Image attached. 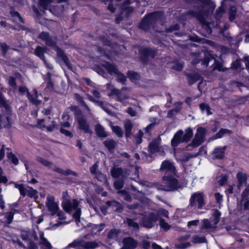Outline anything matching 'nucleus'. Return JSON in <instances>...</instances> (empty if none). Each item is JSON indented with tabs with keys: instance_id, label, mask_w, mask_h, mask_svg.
I'll return each instance as SVG.
<instances>
[{
	"instance_id": "nucleus-1",
	"label": "nucleus",
	"mask_w": 249,
	"mask_h": 249,
	"mask_svg": "<svg viewBox=\"0 0 249 249\" xmlns=\"http://www.w3.org/2000/svg\"><path fill=\"white\" fill-rule=\"evenodd\" d=\"M160 170L164 172L166 175L163 178V183L165 187L161 189L173 191L182 187L176 178L175 167L171 162L164 161L161 164Z\"/></svg>"
},
{
	"instance_id": "nucleus-2",
	"label": "nucleus",
	"mask_w": 249,
	"mask_h": 249,
	"mask_svg": "<svg viewBox=\"0 0 249 249\" xmlns=\"http://www.w3.org/2000/svg\"><path fill=\"white\" fill-rule=\"evenodd\" d=\"M81 201H78L76 199H73L71 202L70 200V197L67 192H64L63 194V201L62 207L64 211L67 212H71L74 211L73 214V217L75 219V222L79 227H82V224H81L80 219L81 211L80 206Z\"/></svg>"
},
{
	"instance_id": "nucleus-3",
	"label": "nucleus",
	"mask_w": 249,
	"mask_h": 249,
	"mask_svg": "<svg viewBox=\"0 0 249 249\" xmlns=\"http://www.w3.org/2000/svg\"><path fill=\"white\" fill-rule=\"evenodd\" d=\"M161 216L168 217V212L164 209H160L156 216L153 214H148L142 218V224L144 227L151 228L158 219L160 220Z\"/></svg>"
},
{
	"instance_id": "nucleus-4",
	"label": "nucleus",
	"mask_w": 249,
	"mask_h": 249,
	"mask_svg": "<svg viewBox=\"0 0 249 249\" xmlns=\"http://www.w3.org/2000/svg\"><path fill=\"white\" fill-rule=\"evenodd\" d=\"M220 215L221 213L218 210H215L213 213L212 217L210 219L205 218L203 220L201 227V230L212 231L215 229L219 221Z\"/></svg>"
},
{
	"instance_id": "nucleus-5",
	"label": "nucleus",
	"mask_w": 249,
	"mask_h": 249,
	"mask_svg": "<svg viewBox=\"0 0 249 249\" xmlns=\"http://www.w3.org/2000/svg\"><path fill=\"white\" fill-rule=\"evenodd\" d=\"M99 243L96 241L86 242L77 239L69 244L68 248H74L76 249H94L99 246Z\"/></svg>"
},
{
	"instance_id": "nucleus-6",
	"label": "nucleus",
	"mask_w": 249,
	"mask_h": 249,
	"mask_svg": "<svg viewBox=\"0 0 249 249\" xmlns=\"http://www.w3.org/2000/svg\"><path fill=\"white\" fill-rule=\"evenodd\" d=\"M202 2L203 6V12L201 13V15H198L197 18L203 23H205V19L203 17H207V16L211 13L215 7L214 4L210 0H200Z\"/></svg>"
},
{
	"instance_id": "nucleus-7",
	"label": "nucleus",
	"mask_w": 249,
	"mask_h": 249,
	"mask_svg": "<svg viewBox=\"0 0 249 249\" xmlns=\"http://www.w3.org/2000/svg\"><path fill=\"white\" fill-rule=\"evenodd\" d=\"M19 92L21 94L27 93V97L30 101L33 104L38 105L41 103L43 97L41 95H38L36 89L33 91V95H31L25 87H20L18 89Z\"/></svg>"
},
{
	"instance_id": "nucleus-8",
	"label": "nucleus",
	"mask_w": 249,
	"mask_h": 249,
	"mask_svg": "<svg viewBox=\"0 0 249 249\" xmlns=\"http://www.w3.org/2000/svg\"><path fill=\"white\" fill-rule=\"evenodd\" d=\"M45 204L48 211L52 215L56 214L59 210L58 202L55 200V197L52 195L47 196Z\"/></svg>"
},
{
	"instance_id": "nucleus-9",
	"label": "nucleus",
	"mask_w": 249,
	"mask_h": 249,
	"mask_svg": "<svg viewBox=\"0 0 249 249\" xmlns=\"http://www.w3.org/2000/svg\"><path fill=\"white\" fill-rule=\"evenodd\" d=\"M15 187L18 189L20 193L22 196H27L30 197H33L35 200L38 198L37 195V191L32 188L29 187H25L23 184H18V183H14Z\"/></svg>"
},
{
	"instance_id": "nucleus-10",
	"label": "nucleus",
	"mask_w": 249,
	"mask_h": 249,
	"mask_svg": "<svg viewBox=\"0 0 249 249\" xmlns=\"http://www.w3.org/2000/svg\"><path fill=\"white\" fill-rule=\"evenodd\" d=\"M204 203V197L202 193L196 192L192 195L190 200V204L191 206L201 209Z\"/></svg>"
},
{
	"instance_id": "nucleus-11",
	"label": "nucleus",
	"mask_w": 249,
	"mask_h": 249,
	"mask_svg": "<svg viewBox=\"0 0 249 249\" xmlns=\"http://www.w3.org/2000/svg\"><path fill=\"white\" fill-rule=\"evenodd\" d=\"M105 69L110 74H115L117 76V80L124 84L125 81V77L123 74L119 72L117 69L111 64L106 63L103 65Z\"/></svg>"
},
{
	"instance_id": "nucleus-12",
	"label": "nucleus",
	"mask_w": 249,
	"mask_h": 249,
	"mask_svg": "<svg viewBox=\"0 0 249 249\" xmlns=\"http://www.w3.org/2000/svg\"><path fill=\"white\" fill-rule=\"evenodd\" d=\"M206 130L202 127H198L197 132L195 135L192 142L191 144L192 147H196L199 146L203 141Z\"/></svg>"
},
{
	"instance_id": "nucleus-13",
	"label": "nucleus",
	"mask_w": 249,
	"mask_h": 249,
	"mask_svg": "<svg viewBox=\"0 0 249 249\" xmlns=\"http://www.w3.org/2000/svg\"><path fill=\"white\" fill-rule=\"evenodd\" d=\"M108 90L110 92L108 93L109 96H111L115 99L119 101H122L123 99L126 98V96L123 93L124 89H122L121 91H119L117 89L113 88L111 85L107 84V85Z\"/></svg>"
},
{
	"instance_id": "nucleus-14",
	"label": "nucleus",
	"mask_w": 249,
	"mask_h": 249,
	"mask_svg": "<svg viewBox=\"0 0 249 249\" xmlns=\"http://www.w3.org/2000/svg\"><path fill=\"white\" fill-rule=\"evenodd\" d=\"M12 120L9 112L0 115V128L8 127L11 126Z\"/></svg>"
},
{
	"instance_id": "nucleus-15",
	"label": "nucleus",
	"mask_w": 249,
	"mask_h": 249,
	"mask_svg": "<svg viewBox=\"0 0 249 249\" xmlns=\"http://www.w3.org/2000/svg\"><path fill=\"white\" fill-rule=\"evenodd\" d=\"M122 243L123 247L120 249H134L138 245V242L131 237L124 238Z\"/></svg>"
},
{
	"instance_id": "nucleus-16",
	"label": "nucleus",
	"mask_w": 249,
	"mask_h": 249,
	"mask_svg": "<svg viewBox=\"0 0 249 249\" xmlns=\"http://www.w3.org/2000/svg\"><path fill=\"white\" fill-rule=\"evenodd\" d=\"M39 239L37 238L36 236L34 237L36 240H38L39 243L41 245V249H51L52 247L50 242L44 238V234L42 232L38 233Z\"/></svg>"
},
{
	"instance_id": "nucleus-17",
	"label": "nucleus",
	"mask_w": 249,
	"mask_h": 249,
	"mask_svg": "<svg viewBox=\"0 0 249 249\" xmlns=\"http://www.w3.org/2000/svg\"><path fill=\"white\" fill-rule=\"evenodd\" d=\"M240 205H243L245 210H249V186L243 191Z\"/></svg>"
},
{
	"instance_id": "nucleus-18",
	"label": "nucleus",
	"mask_w": 249,
	"mask_h": 249,
	"mask_svg": "<svg viewBox=\"0 0 249 249\" xmlns=\"http://www.w3.org/2000/svg\"><path fill=\"white\" fill-rule=\"evenodd\" d=\"M245 65L247 69H249V57H245L243 60H236L232 63V68L235 70L241 69L243 64Z\"/></svg>"
},
{
	"instance_id": "nucleus-19",
	"label": "nucleus",
	"mask_w": 249,
	"mask_h": 249,
	"mask_svg": "<svg viewBox=\"0 0 249 249\" xmlns=\"http://www.w3.org/2000/svg\"><path fill=\"white\" fill-rule=\"evenodd\" d=\"M45 52H46V51L44 49L42 48L41 47H39V46L36 47V49L35 52L36 55V56H37L38 57H39L41 59H42L43 61V62H44L45 65L46 66V67L48 69H51L53 68L51 64L47 63V62L46 61V60L44 59V54Z\"/></svg>"
},
{
	"instance_id": "nucleus-20",
	"label": "nucleus",
	"mask_w": 249,
	"mask_h": 249,
	"mask_svg": "<svg viewBox=\"0 0 249 249\" xmlns=\"http://www.w3.org/2000/svg\"><path fill=\"white\" fill-rule=\"evenodd\" d=\"M183 131L181 130L178 131L174 135L171 141V144L173 147H176L180 142H184L182 135Z\"/></svg>"
},
{
	"instance_id": "nucleus-21",
	"label": "nucleus",
	"mask_w": 249,
	"mask_h": 249,
	"mask_svg": "<svg viewBox=\"0 0 249 249\" xmlns=\"http://www.w3.org/2000/svg\"><path fill=\"white\" fill-rule=\"evenodd\" d=\"M39 38L45 41L48 45L51 46H53L56 42L55 38H50L48 33L45 32H42L39 35Z\"/></svg>"
},
{
	"instance_id": "nucleus-22",
	"label": "nucleus",
	"mask_w": 249,
	"mask_h": 249,
	"mask_svg": "<svg viewBox=\"0 0 249 249\" xmlns=\"http://www.w3.org/2000/svg\"><path fill=\"white\" fill-rule=\"evenodd\" d=\"M54 49L57 53L58 59L62 60L69 68H70V64L68 62L67 56L65 55L63 51L57 47H54Z\"/></svg>"
},
{
	"instance_id": "nucleus-23",
	"label": "nucleus",
	"mask_w": 249,
	"mask_h": 249,
	"mask_svg": "<svg viewBox=\"0 0 249 249\" xmlns=\"http://www.w3.org/2000/svg\"><path fill=\"white\" fill-rule=\"evenodd\" d=\"M37 124L40 128L46 129L48 131H52L56 127V124L53 123L52 125H49L48 121H45L44 119L38 120Z\"/></svg>"
},
{
	"instance_id": "nucleus-24",
	"label": "nucleus",
	"mask_w": 249,
	"mask_h": 249,
	"mask_svg": "<svg viewBox=\"0 0 249 249\" xmlns=\"http://www.w3.org/2000/svg\"><path fill=\"white\" fill-rule=\"evenodd\" d=\"M236 178L238 182V187L239 189L247 182V174L243 172H239L236 174Z\"/></svg>"
},
{
	"instance_id": "nucleus-25",
	"label": "nucleus",
	"mask_w": 249,
	"mask_h": 249,
	"mask_svg": "<svg viewBox=\"0 0 249 249\" xmlns=\"http://www.w3.org/2000/svg\"><path fill=\"white\" fill-rule=\"evenodd\" d=\"M128 174L126 172L124 173L123 172L121 168H114L111 171V175L113 178H117L121 177H125L127 176Z\"/></svg>"
},
{
	"instance_id": "nucleus-26",
	"label": "nucleus",
	"mask_w": 249,
	"mask_h": 249,
	"mask_svg": "<svg viewBox=\"0 0 249 249\" xmlns=\"http://www.w3.org/2000/svg\"><path fill=\"white\" fill-rule=\"evenodd\" d=\"M225 147L215 148L213 152V158L214 159H221L224 155Z\"/></svg>"
},
{
	"instance_id": "nucleus-27",
	"label": "nucleus",
	"mask_w": 249,
	"mask_h": 249,
	"mask_svg": "<svg viewBox=\"0 0 249 249\" xmlns=\"http://www.w3.org/2000/svg\"><path fill=\"white\" fill-rule=\"evenodd\" d=\"M77 121L79 125V128L83 129L87 133H91V131L89 128L88 125L86 124L85 120L82 117H78Z\"/></svg>"
},
{
	"instance_id": "nucleus-28",
	"label": "nucleus",
	"mask_w": 249,
	"mask_h": 249,
	"mask_svg": "<svg viewBox=\"0 0 249 249\" xmlns=\"http://www.w3.org/2000/svg\"><path fill=\"white\" fill-rule=\"evenodd\" d=\"M127 75L130 80L132 81V82L136 84H140V77L138 73L133 71H128Z\"/></svg>"
},
{
	"instance_id": "nucleus-29",
	"label": "nucleus",
	"mask_w": 249,
	"mask_h": 249,
	"mask_svg": "<svg viewBox=\"0 0 249 249\" xmlns=\"http://www.w3.org/2000/svg\"><path fill=\"white\" fill-rule=\"evenodd\" d=\"M159 141L155 140L151 142L148 146V149L150 153H154L159 150Z\"/></svg>"
},
{
	"instance_id": "nucleus-30",
	"label": "nucleus",
	"mask_w": 249,
	"mask_h": 249,
	"mask_svg": "<svg viewBox=\"0 0 249 249\" xmlns=\"http://www.w3.org/2000/svg\"><path fill=\"white\" fill-rule=\"evenodd\" d=\"M70 126V124L69 122H65L62 124V126L60 129V131L61 133L63 134L66 136L71 137L72 136V134L71 133L66 129L64 128L65 127H69Z\"/></svg>"
},
{
	"instance_id": "nucleus-31",
	"label": "nucleus",
	"mask_w": 249,
	"mask_h": 249,
	"mask_svg": "<svg viewBox=\"0 0 249 249\" xmlns=\"http://www.w3.org/2000/svg\"><path fill=\"white\" fill-rule=\"evenodd\" d=\"M95 131L97 135L100 137H106L107 136L106 132L104 128L100 124H97L95 126Z\"/></svg>"
},
{
	"instance_id": "nucleus-32",
	"label": "nucleus",
	"mask_w": 249,
	"mask_h": 249,
	"mask_svg": "<svg viewBox=\"0 0 249 249\" xmlns=\"http://www.w3.org/2000/svg\"><path fill=\"white\" fill-rule=\"evenodd\" d=\"M124 126L125 130V136L127 138L130 136L132 124L129 121L126 120L124 123Z\"/></svg>"
},
{
	"instance_id": "nucleus-33",
	"label": "nucleus",
	"mask_w": 249,
	"mask_h": 249,
	"mask_svg": "<svg viewBox=\"0 0 249 249\" xmlns=\"http://www.w3.org/2000/svg\"><path fill=\"white\" fill-rule=\"evenodd\" d=\"M120 233V232L117 231L116 230H111L108 233V238L115 240H118L119 239L118 236Z\"/></svg>"
},
{
	"instance_id": "nucleus-34",
	"label": "nucleus",
	"mask_w": 249,
	"mask_h": 249,
	"mask_svg": "<svg viewBox=\"0 0 249 249\" xmlns=\"http://www.w3.org/2000/svg\"><path fill=\"white\" fill-rule=\"evenodd\" d=\"M131 2L129 0H127L122 6L123 12L122 14H126L127 13H131L133 11V9L130 6H127V5L130 3Z\"/></svg>"
},
{
	"instance_id": "nucleus-35",
	"label": "nucleus",
	"mask_w": 249,
	"mask_h": 249,
	"mask_svg": "<svg viewBox=\"0 0 249 249\" xmlns=\"http://www.w3.org/2000/svg\"><path fill=\"white\" fill-rule=\"evenodd\" d=\"M193 132L192 130L190 128H187L185 134L182 135L183 138V140L184 142H187L189 141L193 136Z\"/></svg>"
},
{
	"instance_id": "nucleus-36",
	"label": "nucleus",
	"mask_w": 249,
	"mask_h": 249,
	"mask_svg": "<svg viewBox=\"0 0 249 249\" xmlns=\"http://www.w3.org/2000/svg\"><path fill=\"white\" fill-rule=\"evenodd\" d=\"M105 227L104 225H94L91 228V234L95 235L102 231Z\"/></svg>"
},
{
	"instance_id": "nucleus-37",
	"label": "nucleus",
	"mask_w": 249,
	"mask_h": 249,
	"mask_svg": "<svg viewBox=\"0 0 249 249\" xmlns=\"http://www.w3.org/2000/svg\"><path fill=\"white\" fill-rule=\"evenodd\" d=\"M111 127L112 130L114 132L116 135L119 137H121L123 136V132L122 129L118 126H114L111 124L110 125Z\"/></svg>"
},
{
	"instance_id": "nucleus-38",
	"label": "nucleus",
	"mask_w": 249,
	"mask_h": 249,
	"mask_svg": "<svg viewBox=\"0 0 249 249\" xmlns=\"http://www.w3.org/2000/svg\"><path fill=\"white\" fill-rule=\"evenodd\" d=\"M105 146L109 150H112L115 146V142L111 140H107L104 142Z\"/></svg>"
},
{
	"instance_id": "nucleus-39",
	"label": "nucleus",
	"mask_w": 249,
	"mask_h": 249,
	"mask_svg": "<svg viewBox=\"0 0 249 249\" xmlns=\"http://www.w3.org/2000/svg\"><path fill=\"white\" fill-rule=\"evenodd\" d=\"M191 241L192 243L195 244L201 243L205 242V238L202 236L195 235L192 237Z\"/></svg>"
},
{
	"instance_id": "nucleus-40",
	"label": "nucleus",
	"mask_w": 249,
	"mask_h": 249,
	"mask_svg": "<svg viewBox=\"0 0 249 249\" xmlns=\"http://www.w3.org/2000/svg\"><path fill=\"white\" fill-rule=\"evenodd\" d=\"M159 220L160 227L164 231H167L170 229V225L166 222L164 220L160 218Z\"/></svg>"
},
{
	"instance_id": "nucleus-41",
	"label": "nucleus",
	"mask_w": 249,
	"mask_h": 249,
	"mask_svg": "<svg viewBox=\"0 0 249 249\" xmlns=\"http://www.w3.org/2000/svg\"><path fill=\"white\" fill-rule=\"evenodd\" d=\"M127 224L130 228L133 230L138 229L139 227V224L136 222L134 221L131 219H127Z\"/></svg>"
},
{
	"instance_id": "nucleus-42",
	"label": "nucleus",
	"mask_w": 249,
	"mask_h": 249,
	"mask_svg": "<svg viewBox=\"0 0 249 249\" xmlns=\"http://www.w3.org/2000/svg\"><path fill=\"white\" fill-rule=\"evenodd\" d=\"M53 0H40V5L44 9H46L49 4ZM59 2L65 1L66 0H58Z\"/></svg>"
},
{
	"instance_id": "nucleus-43",
	"label": "nucleus",
	"mask_w": 249,
	"mask_h": 249,
	"mask_svg": "<svg viewBox=\"0 0 249 249\" xmlns=\"http://www.w3.org/2000/svg\"><path fill=\"white\" fill-rule=\"evenodd\" d=\"M143 136V133L141 130L139 131L138 135L134 137V142L136 144H140L142 142V137Z\"/></svg>"
},
{
	"instance_id": "nucleus-44",
	"label": "nucleus",
	"mask_w": 249,
	"mask_h": 249,
	"mask_svg": "<svg viewBox=\"0 0 249 249\" xmlns=\"http://www.w3.org/2000/svg\"><path fill=\"white\" fill-rule=\"evenodd\" d=\"M96 177L98 180L100 181L101 182H103V183H106L107 182V177L106 175L102 174L100 172H97V174H96Z\"/></svg>"
},
{
	"instance_id": "nucleus-45",
	"label": "nucleus",
	"mask_w": 249,
	"mask_h": 249,
	"mask_svg": "<svg viewBox=\"0 0 249 249\" xmlns=\"http://www.w3.org/2000/svg\"><path fill=\"white\" fill-rule=\"evenodd\" d=\"M7 157L8 160L14 164L17 165L18 164V160L14 154L12 153H9L7 155Z\"/></svg>"
},
{
	"instance_id": "nucleus-46",
	"label": "nucleus",
	"mask_w": 249,
	"mask_h": 249,
	"mask_svg": "<svg viewBox=\"0 0 249 249\" xmlns=\"http://www.w3.org/2000/svg\"><path fill=\"white\" fill-rule=\"evenodd\" d=\"M230 133V131L226 129H221L215 135V138H220L222 137L225 134Z\"/></svg>"
},
{
	"instance_id": "nucleus-47",
	"label": "nucleus",
	"mask_w": 249,
	"mask_h": 249,
	"mask_svg": "<svg viewBox=\"0 0 249 249\" xmlns=\"http://www.w3.org/2000/svg\"><path fill=\"white\" fill-rule=\"evenodd\" d=\"M199 222L198 220L190 221L188 222L187 226L189 229H193L198 225Z\"/></svg>"
},
{
	"instance_id": "nucleus-48",
	"label": "nucleus",
	"mask_w": 249,
	"mask_h": 249,
	"mask_svg": "<svg viewBox=\"0 0 249 249\" xmlns=\"http://www.w3.org/2000/svg\"><path fill=\"white\" fill-rule=\"evenodd\" d=\"M236 8L235 7H231L229 13V19L231 21L234 19L235 15Z\"/></svg>"
},
{
	"instance_id": "nucleus-49",
	"label": "nucleus",
	"mask_w": 249,
	"mask_h": 249,
	"mask_svg": "<svg viewBox=\"0 0 249 249\" xmlns=\"http://www.w3.org/2000/svg\"><path fill=\"white\" fill-rule=\"evenodd\" d=\"M8 83L12 89H16V84L14 77H10L8 79Z\"/></svg>"
},
{
	"instance_id": "nucleus-50",
	"label": "nucleus",
	"mask_w": 249,
	"mask_h": 249,
	"mask_svg": "<svg viewBox=\"0 0 249 249\" xmlns=\"http://www.w3.org/2000/svg\"><path fill=\"white\" fill-rule=\"evenodd\" d=\"M3 171L1 167H0V183H6L7 182V179L6 177L2 175Z\"/></svg>"
},
{
	"instance_id": "nucleus-51",
	"label": "nucleus",
	"mask_w": 249,
	"mask_h": 249,
	"mask_svg": "<svg viewBox=\"0 0 249 249\" xmlns=\"http://www.w3.org/2000/svg\"><path fill=\"white\" fill-rule=\"evenodd\" d=\"M119 193L122 195L123 197L125 200H129L130 199V196L126 191L122 190L120 191Z\"/></svg>"
},
{
	"instance_id": "nucleus-52",
	"label": "nucleus",
	"mask_w": 249,
	"mask_h": 249,
	"mask_svg": "<svg viewBox=\"0 0 249 249\" xmlns=\"http://www.w3.org/2000/svg\"><path fill=\"white\" fill-rule=\"evenodd\" d=\"M141 246L144 249H149L150 246V243L148 241L143 240L141 243Z\"/></svg>"
},
{
	"instance_id": "nucleus-53",
	"label": "nucleus",
	"mask_w": 249,
	"mask_h": 249,
	"mask_svg": "<svg viewBox=\"0 0 249 249\" xmlns=\"http://www.w3.org/2000/svg\"><path fill=\"white\" fill-rule=\"evenodd\" d=\"M191 243L189 242H186V243H181L178 247V248L181 249H185L187 248H189L191 246Z\"/></svg>"
},
{
	"instance_id": "nucleus-54",
	"label": "nucleus",
	"mask_w": 249,
	"mask_h": 249,
	"mask_svg": "<svg viewBox=\"0 0 249 249\" xmlns=\"http://www.w3.org/2000/svg\"><path fill=\"white\" fill-rule=\"evenodd\" d=\"M69 223V222H67L59 221V222H57V223L54 224L52 226H51V227H50V228L51 229H53L55 227H58V226H60L61 225L67 224Z\"/></svg>"
},
{
	"instance_id": "nucleus-55",
	"label": "nucleus",
	"mask_w": 249,
	"mask_h": 249,
	"mask_svg": "<svg viewBox=\"0 0 249 249\" xmlns=\"http://www.w3.org/2000/svg\"><path fill=\"white\" fill-rule=\"evenodd\" d=\"M215 198L218 203H220L222 201V196L219 193H216L214 195Z\"/></svg>"
},
{
	"instance_id": "nucleus-56",
	"label": "nucleus",
	"mask_w": 249,
	"mask_h": 249,
	"mask_svg": "<svg viewBox=\"0 0 249 249\" xmlns=\"http://www.w3.org/2000/svg\"><path fill=\"white\" fill-rule=\"evenodd\" d=\"M56 214H57V215L58 217V219L60 221L62 220L65 219L66 217L65 216L64 213L63 212L58 211V212L56 213Z\"/></svg>"
},
{
	"instance_id": "nucleus-57",
	"label": "nucleus",
	"mask_w": 249,
	"mask_h": 249,
	"mask_svg": "<svg viewBox=\"0 0 249 249\" xmlns=\"http://www.w3.org/2000/svg\"><path fill=\"white\" fill-rule=\"evenodd\" d=\"M150 16H148L147 17H145L142 21V23L140 24V26L142 28H144V25L148 23V18Z\"/></svg>"
},
{
	"instance_id": "nucleus-58",
	"label": "nucleus",
	"mask_w": 249,
	"mask_h": 249,
	"mask_svg": "<svg viewBox=\"0 0 249 249\" xmlns=\"http://www.w3.org/2000/svg\"><path fill=\"white\" fill-rule=\"evenodd\" d=\"M1 189H0V208L3 209L5 207V203L3 199L2 196L1 195Z\"/></svg>"
},
{
	"instance_id": "nucleus-59",
	"label": "nucleus",
	"mask_w": 249,
	"mask_h": 249,
	"mask_svg": "<svg viewBox=\"0 0 249 249\" xmlns=\"http://www.w3.org/2000/svg\"><path fill=\"white\" fill-rule=\"evenodd\" d=\"M114 187L117 189H121L123 186V183L121 181H116L114 183Z\"/></svg>"
},
{
	"instance_id": "nucleus-60",
	"label": "nucleus",
	"mask_w": 249,
	"mask_h": 249,
	"mask_svg": "<svg viewBox=\"0 0 249 249\" xmlns=\"http://www.w3.org/2000/svg\"><path fill=\"white\" fill-rule=\"evenodd\" d=\"M227 180V178L225 176H222L220 178L218 182H219V184L222 186L225 184Z\"/></svg>"
},
{
	"instance_id": "nucleus-61",
	"label": "nucleus",
	"mask_w": 249,
	"mask_h": 249,
	"mask_svg": "<svg viewBox=\"0 0 249 249\" xmlns=\"http://www.w3.org/2000/svg\"><path fill=\"white\" fill-rule=\"evenodd\" d=\"M6 216L7 218V223L8 224L11 223L13 219V213L12 212H10L7 214Z\"/></svg>"
},
{
	"instance_id": "nucleus-62",
	"label": "nucleus",
	"mask_w": 249,
	"mask_h": 249,
	"mask_svg": "<svg viewBox=\"0 0 249 249\" xmlns=\"http://www.w3.org/2000/svg\"><path fill=\"white\" fill-rule=\"evenodd\" d=\"M37 160L40 162L42 163L43 164L46 165V166H49L51 163L48 161L45 160H43L41 158H38Z\"/></svg>"
},
{
	"instance_id": "nucleus-63",
	"label": "nucleus",
	"mask_w": 249,
	"mask_h": 249,
	"mask_svg": "<svg viewBox=\"0 0 249 249\" xmlns=\"http://www.w3.org/2000/svg\"><path fill=\"white\" fill-rule=\"evenodd\" d=\"M97 168V163H95L90 169L91 173L92 174H94L96 175V174H97V173L96 172Z\"/></svg>"
},
{
	"instance_id": "nucleus-64",
	"label": "nucleus",
	"mask_w": 249,
	"mask_h": 249,
	"mask_svg": "<svg viewBox=\"0 0 249 249\" xmlns=\"http://www.w3.org/2000/svg\"><path fill=\"white\" fill-rule=\"evenodd\" d=\"M55 170L58 172V173H60L61 174H64V175H67V174H70V171H63V170L60 169V168H56Z\"/></svg>"
}]
</instances>
